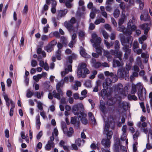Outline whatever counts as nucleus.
Wrapping results in <instances>:
<instances>
[{
  "instance_id": "obj_1",
  "label": "nucleus",
  "mask_w": 152,
  "mask_h": 152,
  "mask_svg": "<svg viewBox=\"0 0 152 152\" xmlns=\"http://www.w3.org/2000/svg\"><path fill=\"white\" fill-rule=\"evenodd\" d=\"M103 118L105 122V126L104 129V133L106 135L107 139H103L101 141V143L105 148H109L110 146V139L112 137L113 133L112 131L109 130L110 125L109 123L110 121L109 119H107L106 120L107 118L104 116H103Z\"/></svg>"
},
{
  "instance_id": "obj_2",
  "label": "nucleus",
  "mask_w": 152,
  "mask_h": 152,
  "mask_svg": "<svg viewBox=\"0 0 152 152\" xmlns=\"http://www.w3.org/2000/svg\"><path fill=\"white\" fill-rule=\"evenodd\" d=\"M134 18L133 17L132 19L130 20L128 23L127 29H126L123 25H118V31L122 32L125 34L130 35L132 32L134 31L136 28V26L134 25Z\"/></svg>"
},
{
  "instance_id": "obj_3",
  "label": "nucleus",
  "mask_w": 152,
  "mask_h": 152,
  "mask_svg": "<svg viewBox=\"0 0 152 152\" xmlns=\"http://www.w3.org/2000/svg\"><path fill=\"white\" fill-rule=\"evenodd\" d=\"M132 36H129L126 39L121 38V42L122 45L124 46L123 50L125 52L124 58L127 59L128 56L130 54L131 50L129 48H130L132 45Z\"/></svg>"
},
{
  "instance_id": "obj_4",
  "label": "nucleus",
  "mask_w": 152,
  "mask_h": 152,
  "mask_svg": "<svg viewBox=\"0 0 152 152\" xmlns=\"http://www.w3.org/2000/svg\"><path fill=\"white\" fill-rule=\"evenodd\" d=\"M92 39H91L92 43H94V47L96 49V53L99 55H101L102 54V48L100 46V44L101 41V39L98 37L97 35L95 33H93L92 34Z\"/></svg>"
},
{
  "instance_id": "obj_5",
  "label": "nucleus",
  "mask_w": 152,
  "mask_h": 152,
  "mask_svg": "<svg viewBox=\"0 0 152 152\" xmlns=\"http://www.w3.org/2000/svg\"><path fill=\"white\" fill-rule=\"evenodd\" d=\"M120 44L118 41L116 40L115 43L114 48L115 50H111L110 52L111 54L114 55L118 58L119 60H121V57L122 55V52L121 51H119L120 48Z\"/></svg>"
},
{
  "instance_id": "obj_6",
  "label": "nucleus",
  "mask_w": 152,
  "mask_h": 152,
  "mask_svg": "<svg viewBox=\"0 0 152 152\" xmlns=\"http://www.w3.org/2000/svg\"><path fill=\"white\" fill-rule=\"evenodd\" d=\"M76 20L75 18L73 17L71 18L69 21H65L64 23V26L67 28L69 31L71 33L72 32H77V31L78 28L77 27L75 28L73 26V24L76 23Z\"/></svg>"
},
{
  "instance_id": "obj_7",
  "label": "nucleus",
  "mask_w": 152,
  "mask_h": 152,
  "mask_svg": "<svg viewBox=\"0 0 152 152\" xmlns=\"http://www.w3.org/2000/svg\"><path fill=\"white\" fill-rule=\"evenodd\" d=\"M101 95L104 99L107 98L108 99L107 103L109 105L112 106L116 101V99L115 97L110 98V94L107 93L106 89L102 90L101 92Z\"/></svg>"
},
{
  "instance_id": "obj_8",
  "label": "nucleus",
  "mask_w": 152,
  "mask_h": 152,
  "mask_svg": "<svg viewBox=\"0 0 152 152\" xmlns=\"http://www.w3.org/2000/svg\"><path fill=\"white\" fill-rule=\"evenodd\" d=\"M61 128L64 133L69 137L72 136V134L74 133V130L72 128L70 127L69 130H68L66 126V125L64 121H62L61 122Z\"/></svg>"
},
{
  "instance_id": "obj_9",
  "label": "nucleus",
  "mask_w": 152,
  "mask_h": 152,
  "mask_svg": "<svg viewBox=\"0 0 152 152\" xmlns=\"http://www.w3.org/2000/svg\"><path fill=\"white\" fill-rule=\"evenodd\" d=\"M147 143L146 145V149L150 150L152 149V129L151 128L149 129V133L147 137Z\"/></svg>"
},
{
  "instance_id": "obj_10",
  "label": "nucleus",
  "mask_w": 152,
  "mask_h": 152,
  "mask_svg": "<svg viewBox=\"0 0 152 152\" xmlns=\"http://www.w3.org/2000/svg\"><path fill=\"white\" fill-rule=\"evenodd\" d=\"M131 87V93L132 94H134L136 93L137 89L138 90V91L142 89L143 85L141 83H139L136 85L132 84Z\"/></svg>"
},
{
  "instance_id": "obj_11",
  "label": "nucleus",
  "mask_w": 152,
  "mask_h": 152,
  "mask_svg": "<svg viewBox=\"0 0 152 152\" xmlns=\"http://www.w3.org/2000/svg\"><path fill=\"white\" fill-rule=\"evenodd\" d=\"M114 142L115 144L114 146L116 150H118L119 148H120L122 152H127L126 148L125 146H123L120 144V141L119 140H115Z\"/></svg>"
},
{
  "instance_id": "obj_12",
  "label": "nucleus",
  "mask_w": 152,
  "mask_h": 152,
  "mask_svg": "<svg viewBox=\"0 0 152 152\" xmlns=\"http://www.w3.org/2000/svg\"><path fill=\"white\" fill-rule=\"evenodd\" d=\"M72 66L70 64H68V62H66V64L65 65V70L61 72V75L63 77L67 74L69 72L72 71Z\"/></svg>"
},
{
  "instance_id": "obj_13",
  "label": "nucleus",
  "mask_w": 152,
  "mask_h": 152,
  "mask_svg": "<svg viewBox=\"0 0 152 152\" xmlns=\"http://www.w3.org/2000/svg\"><path fill=\"white\" fill-rule=\"evenodd\" d=\"M113 87L115 90L117 91L119 94H124V87L121 83H118L117 84L115 85Z\"/></svg>"
},
{
  "instance_id": "obj_14",
  "label": "nucleus",
  "mask_w": 152,
  "mask_h": 152,
  "mask_svg": "<svg viewBox=\"0 0 152 152\" xmlns=\"http://www.w3.org/2000/svg\"><path fill=\"white\" fill-rule=\"evenodd\" d=\"M54 140V137L53 136V133L52 136L50 137V140H49L48 143L45 146V148L46 149L50 150L52 147H53L54 146V144L53 141Z\"/></svg>"
},
{
  "instance_id": "obj_15",
  "label": "nucleus",
  "mask_w": 152,
  "mask_h": 152,
  "mask_svg": "<svg viewBox=\"0 0 152 152\" xmlns=\"http://www.w3.org/2000/svg\"><path fill=\"white\" fill-rule=\"evenodd\" d=\"M86 115L83 112H80L78 114V118L81 121L82 123L86 125L88 123V120L86 118Z\"/></svg>"
},
{
  "instance_id": "obj_16",
  "label": "nucleus",
  "mask_w": 152,
  "mask_h": 152,
  "mask_svg": "<svg viewBox=\"0 0 152 152\" xmlns=\"http://www.w3.org/2000/svg\"><path fill=\"white\" fill-rule=\"evenodd\" d=\"M151 23L148 24L147 23H145L142 24L139 26V27L142 29L144 31V34L145 35L147 34L148 31L150 30Z\"/></svg>"
},
{
  "instance_id": "obj_17",
  "label": "nucleus",
  "mask_w": 152,
  "mask_h": 152,
  "mask_svg": "<svg viewBox=\"0 0 152 152\" xmlns=\"http://www.w3.org/2000/svg\"><path fill=\"white\" fill-rule=\"evenodd\" d=\"M57 91L54 90L53 91V96L58 99H61V96L63 95V92L61 89H56Z\"/></svg>"
},
{
  "instance_id": "obj_18",
  "label": "nucleus",
  "mask_w": 152,
  "mask_h": 152,
  "mask_svg": "<svg viewBox=\"0 0 152 152\" xmlns=\"http://www.w3.org/2000/svg\"><path fill=\"white\" fill-rule=\"evenodd\" d=\"M138 98L140 100L143 101L145 98L146 92L145 89L142 88V89L138 91L137 92Z\"/></svg>"
},
{
  "instance_id": "obj_19",
  "label": "nucleus",
  "mask_w": 152,
  "mask_h": 152,
  "mask_svg": "<svg viewBox=\"0 0 152 152\" xmlns=\"http://www.w3.org/2000/svg\"><path fill=\"white\" fill-rule=\"evenodd\" d=\"M4 98L6 102V105L8 107H9L10 104H11V105L12 107H15V104L10 99H9L7 96V95L5 94L4 96Z\"/></svg>"
},
{
  "instance_id": "obj_20",
  "label": "nucleus",
  "mask_w": 152,
  "mask_h": 152,
  "mask_svg": "<svg viewBox=\"0 0 152 152\" xmlns=\"http://www.w3.org/2000/svg\"><path fill=\"white\" fill-rule=\"evenodd\" d=\"M86 63H82L80 64L78 68H80L81 70L83 71L85 74H88L90 72L88 69L86 68Z\"/></svg>"
},
{
  "instance_id": "obj_21",
  "label": "nucleus",
  "mask_w": 152,
  "mask_h": 152,
  "mask_svg": "<svg viewBox=\"0 0 152 152\" xmlns=\"http://www.w3.org/2000/svg\"><path fill=\"white\" fill-rule=\"evenodd\" d=\"M112 77L113 78L112 80H111V79L109 77L106 78L105 80V82L107 83L110 86L111 85L113 82H115L118 80V77L116 76Z\"/></svg>"
},
{
  "instance_id": "obj_22",
  "label": "nucleus",
  "mask_w": 152,
  "mask_h": 152,
  "mask_svg": "<svg viewBox=\"0 0 152 152\" xmlns=\"http://www.w3.org/2000/svg\"><path fill=\"white\" fill-rule=\"evenodd\" d=\"M122 59L120 61L118 60L114 59L113 62V66L114 67H121L123 65V63L121 61Z\"/></svg>"
},
{
  "instance_id": "obj_23",
  "label": "nucleus",
  "mask_w": 152,
  "mask_h": 152,
  "mask_svg": "<svg viewBox=\"0 0 152 152\" xmlns=\"http://www.w3.org/2000/svg\"><path fill=\"white\" fill-rule=\"evenodd\" d=\"M52 1L51 4V11L53 14H54L56 12V7L57 5V3L55 0H51Z\"/></svg>"
},
{
  "instance_id": "obj_24",
  "label": "nucleus",
  "mask_w": 152,
  "mask_h": 152,
  "mask_svg": "<svg viewBox=\"0 0 152 152\" xmlns=\"http://www.w3.org/2000/svg\"><path fill=\"white\" fill-rule=\"evenodd\" d=\"M133 71V75L135 77H137L138 75V72L140 71L139 68L138 66L137 65H134L133 66L132 69Z\"/></svg>"
},
{
  "instance_id": "obj_25",
  "label": "nucleus",
  "mask_w": 152,
  "mask_h": 152,
  "mask_svg": "<svg viewBox=\"0 0 152 152\" xmlns=\"http://www.w3.org/2000/svg\"><path fill=\"white\" fill-rule=\"evenodd\" d=\"M35 125L36 129L39 130L40 128L41 123L40 120V116L39 114L37 115L35 118Z\"/></svg>"
},
{
  "instance_id": "obj_26",
  "label": "nucleus",
  "mask_w": 152,
  "mask_h": 152,
  "mask_svg": "<svg viewBox=\"0 0 152 152\" xmlns=\"http://www.w3.org/2000/svg\"><path fill=\"white\" fill-rule=\"evenodd\" d=\"M140 18L142 20L147 21L149 20L150 16L148 13L147 12H145L141 15Z\"/></svg>"
},
{
  "instance_id": "obj_27",
  "label": "nucleus",
  "mask_w": 152,
  "mask_h": 152,
  "mask_svg": "<svg viewBox=\"0 0 152 152\" xmlns=\"http://www.w3.org/2000/svg\"><path fill=\"white\" fill-rule=\"evenodd\" d=\"M91 62L92 66L95 68H98L101 66V64L99 62H96V59L94 58H92Z\"/></svg>"
},
{
  "instance_id": "obj_28",
  "label": "nucleus",
  "mask_w": 152,
  "mask_h": 152,
  "mask_svg": "<svg viewBox=\"0 0 152 152\" xmlns=\"http://www.w3.org/2000/svg\"><path fill=\"white\" fill-rule=\"evenodd\" d=\"M119 107L123 108L124 110L127 108L129 106V104L126 102L120 101L118 103Z\"/></svg>"
},
{
  "instance_id": "obj_29",
  "label": "nucleus",
  "mask_w": 152,
  "mask_h": 152,
  "mask_svg": "<svg viewBox=\"0 0 152 152\" xmlns=\"http://www.w3.org/2000/svg\"><path fill=\"white\" fill-rule=\"evenodd\" d=\"M71 123L77 127H78L79 126L80 121H77V118L75 117L71 118Z\"/></svg>"
},
{
  "instance_id": "obj_30",
  "label": "nucleus",
  "mask_w": 152,
  "mask_h": 152,
  "mask_svg": "<svg viewBox=\"0 0 152 152\" xmlns=\"http://www.w3.org/2000/svg\"><path fill=\"white\" fill-rule=\"evenodd\" d=\"M126 20V17L125 14H123L121 18L119 19L118 22V25H122Z\"/></svg>"
},
{
  "instance_id": "obj_31",
  "label": "nucleus",
  "mask_w": 152,
  "mask_h": 152,
  "mask_svg": "<svg viewBox=\"0 0 152 152\" xmlns=\"http://www.w3.org/2000/svg\"><path fill=\"white\" fill-rule=\"evenodd\" d=\"M100 16L99 17L98 16L97 17V19L95 20L94 23L96 25H98L100 24L101 23H104L105 20L104 19L100 17Z\"/></svg>"
},
{
  "instance_id": "obj_32",
  "label": "nucleus",
  "mask_w": 152,
  "mask_h": 152,
  "mask_svg": "<svg viewBox=\"0 0 152 152\" xmlns=\"http://www.w3.org/2000/svg\"><path fill=\"white\" fill-rule=\"evenodd\" d=\"M67 9H64L63 10H60L58 11V17H62L65 16L67 12Z\"/></svg>"
},
{
  "instance_id": "obj_33",
  "label": "nucleus",
  "mask_w": 152,
  "mask_h": 152,
  "mask_svg": "<svg viewBox=\"0 0 152 152\" xmlns=\"http://www.w3.org/2000/svg\"><path fill=\"white\" fill-rule=\"evenodd\" d=\"M80 68H78V70L77 72V74L78 77L79 78L82 77L83 78L85 77L86 75L84 74V72Z\"/></svg>"
},
{
  "instance_id": "obj_34",
  "label": "nucleus",
  "mask_w": 152,
  "mask_h": 152,
  "mask_svg": "<svg viewBox=\"0 0 152 152\" xmlns=\"http://www.w3.org/2000/svg\"><path fill=\"white\" fill-rule=\"evenodd\" d=\"M79 109L78 108L77 104H75L72 107V111L74 113V115H78V114L80 112H78Z\"/></svg>"
},
{
  "instance_id": "obj_35",
  "label": "nucleus",
  "mask_w": 152,
  "mask_h": 152,
  "mask_svg": "<svg viewBox=\"0 0 152 152\" xmlns=\"http://www.w3.org/2000/svg\"><path fill=\"white\" fill-rule=\"evenodd\" d=\"M85 142V140L79 138L75 140V143L78 146L83 145Z\"/></svg>"
},
{
  "instance_id": "obj_36",
  "label": "nucleus",
  "mask_w": 152,
  "mask_h": 152,
  "mask_svg": "<svg viewBox=\"0 0 152 152\" xmlns=\"http://www.w3.org/2000/svg\"><path fill=\"white\" fill-rule=\"evenodd\" d=\"M80 53L84 57L87 58L88 56L87 54L85 52V49L82 47H80Z\"/></svg>"
},
{
  "instance_id": "obj_37",
  "label": "nucleus",
  "mask_w": 152,
  "mask_h": 152,
  "mask_svg": "<svg viewBox=\"0 0 152 152\" xmlns=\"http://www.w3.org/2000/svg\"><path fill=\"white\" fill-rule=\"evenodd\" d=\"M145 75V72L144 70H141L139 73V75L142 77L143 80L145 82H147L148 79L147 77Z\"/></svg>"
},
{
  "instance_id": "obj_38",
  "label": "nucleus",
  "mask_w": 152,
  "mask_h": 152,
  "mask_svg": "<svg viewBox=\"0 0 152 152\" xmlns=\"http://www.w3.org/2000/svg\"><path fill=\"white\" fill-rule=\"evenodd\" d=\"M44 93L43 92H35L34 93V96L37 97L38 99H40L42 96H43Z\"/></svg>"
},
{
  "instance_id": "obj_39",
  "label": "nucleus",
  "mask_w": 152,
  "mask_h": 152,
  "mask_svg": "<svg viewBox=\"0 0 152 152\" xmlns=\"http://www.w3.org/2000/svg\"><path fill=\"white\" fill-rule=\"evenodd\" d=\"M101 81L100 80H98L96 81V85L93 89V91L97 92L98 91V86L101 84Z\"/></svg>"
},
{
  "instance_id": "obj_40",
  "label": "nucleus",
  "mask_w": 152,
  "mask_h": 152,
  "mask_svg": "<svg viewBox=\"0 0 152 152\" xmlns=\"http://www.w3.org/2000/svg\"><path fill=\"white\" fill-rule=\"evenodd\" d=\"M137 126L138 127L141 128V130H142V127H146L147 126V123L145 122H138L137 124Z\"/></svg>"
},
{
  "instance_id": "obj_41",
  "label": "nucleus",
  "mask_w": 152,
  "mask_h": 152,
  "mask_svg": "<svg viewBox=\"0 0 152 152\" xmlns=\"http://www.w3.org/2000/svg\"><path fill=\"white\" fill-rule=\"evenodd\" d=\"M73 0H64V3L66 7L70 8L72 7L71 3Z\"/></svg>"
},
{
  "instance_id": "obj_42",
  "label": "nucleus",
  "mask_w": 152,
  "mask_h": 152,
  "mask_svg": "<svg viewBox=\"0 0 152 152\" xmlns=\"http://www.w3.org/2000/svg\"><path fill=\"white\" fill-rule=\"evenodd\" d=\"M104 44L108 49H110L113 45V42H111L110 43H109L107 40H104Z\"/></svg>"
},
{
  "instance_id": "obj_43",
  "label": "nucleus",
  "mask_w": 152,
  "mask_h": 152,
  "mask_svg": "<svg viewBox=\"0 0 152 152\" xmlns=\"http://www.w3.org/2000/svg\"><path fill=\"white\" fill-rule=\"evenodd\" d=\"M96 8H94L92 9V11L90 13V16L91 18L94 19L95 16V13L96 12Z\"/></svg>"
},
{
  "instance_id": "obj_44",
  "label": "nucleus",
  "mask_w": 152,
  "mask_h": 152,
  "mask_svg": "<svg viewBox=\"0 0 152 152\" xmlns=\"http://www.w3.org/2000/svg\"><path fill=\"white\" fill-rule=\"evenodd\" d=\"M81 83L80 82L77 81L75 82V84L73 85V88L75 90L78 89V87L81 86Z\"/></svg>"
},
{
  "instance_id": "obj_45",
  "label": "nucleus",
  "mask_w": 152,
  "mask_h": 152,
  "mask_svg": "<svg viewBox=\"0 0 152 152\" xmlns=\"http://www.w3.org/2000/svg\"><path fill=\"white\" fill-rule=\"evenodd\" d=\"M121 140L123 141L126 140L125 142L126 144L127 145L128 144L127 139L126 137V134L122 133L121 137Z\"/></svg>"
},
{
  "instance_id": "obj_46",
  "label": "nucleus",
  "mask_w": 152,
  "mask_h": 152,
  "mask_svg": "<svg viewBox=\"0 0 152 152\" xmlns=\"http://www.w3.org/2000/svg\"><path fill=\"white\" fill-rule=\"evenodd\" d=\"M123 71L122 69H118L117 72L118 76L121 77H123L124 75Z\"/></svg>"
},
{
  "instance_id": "obj_47",
  "label": "nucleus",
  "mask_w": 152,
  "mask_h": 152,
  "mask_svg": "<svg viewBox=\"0 0 152 152\" xmlns=\"http://www.w3.org/2000/svg\"><path fill=\"white\" fill-rule=\"evenodd\" d=\"M53 49V47L51 45L48 44L45 47V50H46L47 52H50Z\"/></svg>"
},
{
  "instance_id": "obj_48",
  "label": "nucleus",
  "mask_w": 152,
  "mask_h": 152,
  "mask_svg": "<svg viewBox=\"0 0 152 152\" xmlns=\"http://www.w3.org/2000/svg\"><path fill=\"white\" fill-rule=\"evenodd\" d=\"M128 99L129 100H136L137 99V96L134 95H132L130 94L128 95L127 96Z\"/></svg>"
},
{
  "instance_id": "obj_49",
  "label": "nucleus",
  "mask_w": 152,
  "mask_h": 152,
  "mask_svg": "<svg viewBox=\"0 0 152 152\" xmlns=\"http://www.w3.org/2000/svg\"><path fill=\"white\" fill-rule=\"evenodd\" d=\"M63 81V80H61L60 82L58 83L56 85V89H60V88L62 87L64 84V82Z\"/></svg>"
},
{
  "instance_id": "obj_50",
  "label": "nucleus",
  "mask_w": 152,
  "mask_h": 152,
  "mask_svg": "<svg viewBox=\"0 0 152 152\" xmlns=\"http://www.w3.org/2000/svg\"><path fill=\"white\" fill-rule=\"evenodd\" d=\"M120 15V11L118 9H115L113 12V15L114 17L115 18H118Z\"/></svg>"
},
{
  "instance_id": "obj_51",
  "label": "nucleus",
  "mask_w": 152,
  "mask_h": 152,
  "mask_svg": "<svg viewBox=\"0 0 152 152\" xmlns=\"http://www.w3.org/2000/svg\"><path fill=\"white\" fill-rule=\"evenodd\" d=\"M42 77V75L41 74H38L36 75H34L33 77L34 80L36 82H37L39 81V79Z\"/></svg>"
},
{
  "instance_id": "obj_52",
  "label": "nucleus",
  "mask_w": 152,
  "mask_h": 152,
  "mask_svg": "<svg viewBox=\"0 0 152 152\" xmlns=\"http://www.w3.org/2000/svg\"><path fill=\"white\" fill-rule=\"evenodd\" d=\"M61 41L63 44L65 45H66L68 42L67 38L64 36H62L61 37Z\"/></svg>"
},
{
  "instance_id": "obj_53",
  "label": "nucleus",
  "mask_w": 152,
  "mask_h": 152,
  "mask_svg": "<svg viewBox=\"0 0 152 152\" xmlns=\"http://www.w3.org/2000/svg\"><path fill=\"white\" fill-rule=\"evenodd\" d=\"M61 52L60 50H58L56 52V56L58 60H60L61 59Z\"/></svg>"
},
{
  "instance_id": "obj_54",
  "label": "nucleus",
  "mask_w": 152,
  "mask_h": 152,
  "mask_svg": "<svg viewBox=\"0 0 152 152\" xmlns=\"http://www.w3.org/2000/svg\"><path fill=\"white\" fill-rule=\"evenodd\" d=\"M84 4V1L82 0H80L79 2V5L81 6L82 10L83 11H84L85 10V7L83 6Z\"/></svg>"
},
{
  "instance_id": "obj_55",
  "label": "nucleus",
  "mask_w": 152,
  "mask_h": 152,
  "mask_svg": "<svg viewBox=\"0 0 152 152\" xmlns=\"http://www.w3.org/2000/svg\"><path fill=\"white\" fill-rule=\"evenodd\" d=\"M142 63L141 59L140 57L139 56L137 57L136 59L135 62L136 65H141Z\"/></svg>"
},
{
  "instance_id": "obj_56",
  "label": "nucleus",
  "mask_w": 152,
  "mask_h": 152,
  "mask_svg": "<svg viewBox=\"0 0 152 152\" xmlns=\"http://www.w3.org/2000/svg\"><path fill=\"white\" fill-rule=\"evenodd\" d=\"M139 44L137 41H134L133 43V48L134 51L135 49L139 48Z\"/></svg>"
},
{
  "instance_id": "obj_57",
  "label": "nucleus",
  "mask_w": 152,
  "mask_h": 152,
  "mask_svg": "<svg viewBox=\"0 0 152 152\" xmlns=\"http://www.w3.org/2000/svg\"><path fill=\"white\" fill-rule=\"evenodd\" d=\"M48 5L46 4L44 5L42 11V14H44L45 11H47L48 10L49 8Z\"/></svg>"
},
{
  "instance_id": "obj_58",
  "label": "nucleus",
  "mask_w": 152,
  "mask_h": 152,
  "mask_svg": "<svg viewBox=\"0 0 152 152\" xmlns=\"http://www.w3.org/2000/svg\"><path fill=\"white\" fill-rule=\"evenodd\" d=\"M104 74L106 76H110V77H112L114 76V75L112 72H110L109 71H107L104 72Z\"/></svg>"
},
{
  "instance_id": "obj_59",
  "label": "nucleus",
  "mask_w": 152,
  "mask_h": 152,
  "mask_svg": "<svg viewBox=\"0 0 152 152\" xmlns=\"http://www.w3.org/2000/svg\"><path fill=\"white\" fill-rule=\"evenodd\" d=\"M37 107L38 109L40 110H43L42 104L39 101H37Z\"/></svg>"
},
{
  "instance_id": "obj_60",
  "label": "nucleus",
  "mask_w": 152,
  "mask_h": 152,
  "mask_svg": "<svg viewBox=\"0 0 152 152\" xmlns=\"http://www.w3.org/2000/svg\"><path fill=\"white\" fill-rule=\"evenodd\" d=\"M89 119L91 121L92 124L94 125L96 124V121L95 119L94 116L90 117V118H89Z\"/></svg>"
},
{
  "instance_id": "obj_61",
  "label": "nucleus",
  "mask_w": 152,
  "mask_h": 152,
  "mask_svg": "<svg viewBox=\"0 0 152 152\" xmlns=\"http://www.w3.org/2000/svg\"><path fill=\"white\" fill-rule=\"evenodd\" d=\"M139 135V132L138 130L136 131L134 134L133 135V138L134 140H136Z\"/></svg>"
},
{
  "instance_id": "obj_62",
  "label": "nucleus",
  "mask_w": 152,
  "mask_h": 152,
  "mask_svg": "<svg viewBox=\"0 0 152 152\" xmlns=\"http://www.w3.org/2000/svg\"><path fill=\"white\" fill-rule=\"evenodd\" d=\"M102 34L104 39H107L108 38L109 35L106 31L104 30L102 31Z\"/></svg>"
},
{
  "instance_id": "obj_63",
  "label": "nucleus",
  "mask_w": 152,
  "mask_h": 152,
  "mask_svg": "<svg viewBox=\"0 0 152 152\" xmlns=\"http://www.w3.org/2000/svg\"><path fill=\"white\" fill-rule=\"evenodd\" d=\"M130 84L129 83H127L126 84L124 88V94H125V92H127L129 90V87H130Z\"/></svg>"
},
{
  "instance_id": "obj_64",
  "label": "nucleus",
  "mask_w": 152,
  "mask_h": 152,
  "mask_svg": "<svg viewBox=\"0 0 152 152\" xmlns=\"http://www.w3.org/2000/svg\"><path fill=\"white\" fill-rule=\"evenodd\" d=\"M149 97L150 99V104L151 107V109L152 110V92L150 93L149 95Z\"/></svg>"
}]
</instances>
